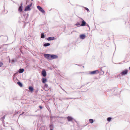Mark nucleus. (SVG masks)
Masks as SVG:
<instances>
[{
  "instance_id": "nucleus-1",
  "label": "nucleus",
  "mask_w": 130,
  "mask_h": 130,
  "mask_svg": "<svg viewBox=\"0 0 130 130\" xmlns=\"http://www.w3.org/2000/svg\"><path fill=\"white\" fill-rule=\"evenodd\" d=\"M37 8L41 12L43 13H45V11L41 7L38 6H37Z\"/></svg>"
},
{
  "instance_id": "nucleus-2",
  "label": "nucleus",
  "mask_w": 130,
  "mask_h": 130,
  "mask_svg": "<svg viewBox=\"0 0 130 130\" xmlns=\"http://www.w3.org/2000/svg\"><path fill=\"white\" fill-rule=\"evenodd\" d=\"M99 73V71L98 70L91 71L90 73V74H95L97 73Z\"/></svg>"
},
{
  "instance_id": "nucleus-3",
  "label": "nucleus",
  "mask_w": 130,
  "mask_h": 130,
  "mask_svg": "<svg viewBox=\"0 0 130 130\" xmlns=\"http://www.w3.org/2000/svg\"><path fill=\"white\" fill-rule=\"evenodd\" d=\"M31 5L32 4H30V5L27 6L26 7L25 9V11H29L30 10H31L30 7H31Z\"/></svg>"
},
{
  "instance_id": "nucleus-4",
  "label": "nucleus",
  "mask_w": 130,
  "mask_h": 130,
  "mask_svg": "<svg viewBox=\"0 0 130 130\" xmlns=\"http://www.w3.org/2000/svg\"><path fill=\"white\" fill-rule=\"evenodd\" d=\"M128 73V70H125L122 71L121 74L122 75H124L127 74Z\"/></svg>"
},
{
  "instance_id": "nucleus-5",
  "label": "nucleus",
  "mask_w": 130,
  "mask_h": 130,
  "mask_svg": "<svg viewBox=\"0 0 130 130\" xmlns=\"http://www.w3.org/2000/svg\"><path fill=\"white\" fill-rule=\"evenodd\" d=\"M51 55L49 54H45L44 55V56L48 59L50 60Z\"/></svg>"
},
{
  "instance_id": "nucleus-6",
  "label": "nucleus",
  "mask_w": 130,
  "mask_h": 130,
  "mask_svg": "<svg viewBox=\"0 0 130 130\" xmlns=\"http://www.w3.org/2000/svg\"><path fill=\"white\" fill-rule=\"evenodd\" d=\"M56 39V38L54 37H49L47 38V39L48 41L53 40Z\"/></svg>"
},
{
  "instance_id": "nucleus-7",
  "label": "nucleus",
  "mask_w": 130,
  "mask_h": 130,
  "mask_svg": "<svg viewBox=\"0 0 130 130\" xmlns=\"http://www.w3.org/2000/svg\"><path fill=\"white\" fill-rule=\"evenodd\" d=\"M67 119L69 121H72L73 120V119L71 117L69 116L67 117Z\"/></svg>"
},
{
  "instance_id": "nucleus-8",
  "label": "nucleus",
  "mask_w": 130,
  "mask_h": 130,
  "mask_svg": "<svg viewBox=\"0 0 130 130\" xmlns=\"http://www.w3.org/2000/svg\"><path fill=\"white\" fill-rule=\"evenodd\" d=\"M42 75L44 77H45L46 76V73L45 70H43L42 71Z\"/></svg>"
},
{
  "instance_id": "nucleus-9",
  "label": "nucleus",
  "mask_w": 130,
  "mask_h": 130,
  "mask_svg": "<svg viewBox=\"0 0 130 130\" xmlns=\"http://www.w3.org/2000/svg\"><path fill=\"white\" fill-rule=\"evenodd\" d=\"M22 7H22V4H21V6H20V7H19V11L20 12H21L22 11Z\"/></svg>"
},
{
  "instance_id": "nucleus-10",
  "label": "nucleus",
  "mask_w": 130,
  "mask_h": 130,
  "mask_svg": "<svg viewBox=\"0 0 130 130\" xmlns=\"http://www.w3.org/2000/svg\"><path fill=\"white\" fill-rule=\"evenodd\" d=\"M85 35L84 34L81 35L80 36V38L82 39H84L85 38Z\"/></svg>"
},
{
  "instance_id": "nucleus-11",
  "label": "nucleus",
  "mask_w": 130,
  "mask_h": 130,
  "mask_svg": "<svg viewBox=\"0 0 130 130\" xmlns=\"http://www.w3.org/2000/svg\"><path fill=\"white\" fill-rule=\"evenodd\" d=\"M86 23L84 20H83L82 22V24L80 25L81 26H85L86 25Z\"/></svg>"
},
{
  "instance_id": "nucleus-12",
  "label": "nucleus",
  "mask_w": 130,
  "mask_h": 130,
  "mask_svg": "<svg viewBox=\"0 0 130 130\" xmlns=\"http://www.w3.org/2000/svg\"><path fill=\"white\" fill-rule=\"evenodd\" d=\"M52 59H55L57 58H58V56L57 55H52Z\"/></svg>"
},
{
  "instance_id": "nucleus-13",
  "label": "nucleus",
  "mask_w": 130,
  "mask_h": 130,
  "mask_svg": "<svg viewBox=\"0 0 130 130\" xmlns=\"http://www.w3.org/2000/svg\"><path fill=\"white\" fill-rule=\"evenodd\" d=\"M47 81V79L45 78H43L42 79V82L43 83H45Z\"/></svg>"
},
{
  "instance_id": "nucleus-14",
  "label": "nucleus",
  "mask_w": 130,
  "mask_h": 130,
  "mask_svg": "<svg viewBox=\"0 0 130 130\" xmlns=\"http://www.w3.org/2000/svg\"><path fill=\"white\" fill-rule=\"evenodd\" d=\"M29 89L31 92H32L34 90L33 88L32 87H29Z\"/></svg>"
},
{
  "instance_id": "nucleus-15",
  "label": "nucleus",
  "mask_w": 130,
  "mask_h": 130,
  "mask_svg": "<svg viewBox=\"0 0 130 130\" xmlns=\"http://www.w3.org/2000/svg\"><path fill=\"white\" fill-rule=\"evenodd\" d=\"M24 71V69H20L19 70V72L20 73H23Z\"/></svg>"
},
{
  "instance_id": "nucleus-16",
  "label": "nucleus",
  "mask_w": 130,
  "mask_h": 130,
  "mask_svg": "<svg viewBox=\"0 0 130 130\" xmlns=\"http://www.w3.org/2000/svg\"><path fill=\"white\" fill-rule=\"evenodd\" d=\"M50 45L49 43H45V44H44L43 45L44 46H47Z\"/></svg>"
},
{
  "instance_id": "nucleus-17",
  "label": "nucleus",
  "mask_w": 130,
  "mask_h": 130,
  "mask_svg": "<svg viewBox=\"0 0 130 130\" xmlns=\"http://www.w3.org/2000/svg\"><path fill=\"white\" fill-rule=\"evenodd\" d=\"M48 87V85L47 84H45L44 87V89L46 91V90L45 89V88H47Z\"/></svg>"
},
{
  "instance_id": "nucleus-18",
  "label": "nucleus",
  "mask_w": 130,
  "mask_h": 130,
  "mask_svg": "<svg viewBox=\"0 0 130 130\" xmlns=\"http://www.w3.org/2000/svg\"><path fill=\"white\" fill-rule=\"evenodd\" d=\"M17 84L21 87L22 86V84L20 82H18L17 83Z\"/></svg>"
},
{
  "instance_id": "nucleus-19",
  "label": "nucleus",
  "mask_w": 130,
  "mask_h": 130,
  "mask_svg": "<svg viewBox=\"0 0 130 130\" xmlns=\"http://www.w3.org/2000/svg\"><path fill=\"white\" fill-rule=\"evenodd\" d=\"M89 121L91 123H92L93 122V120L92 119H90L89 120Z\"/></svg>"
},
{
  "instance_id": "nucleus-20",
  "label": "nucleus",
  "mask_w": 130,
  "mask_h": 130,
  "mask_svg": "<svg viewBox=\"0 0 130 130\" xmlns=\"http://www.w3.org/2000/svg\"><path fill=\"white\" fill-rule=\"evenodd\" d=\"M44 37V36L43 34H42L41 35V38H43Z\"/></svg>"
},
{
  "instance_id": "nucleus-21",
  "label": "nucleus",
  "mask_w": 130,
  "mask_h": 130,
  "mask_svg": "<svg viewBox=\"0 0 130 130\" xmlns=\"http://www.w3.org/2000/svg\"><path fill=\"white\" fill-rule=\"evenodd\" d=\"M111 119V118L110 117H109L107 118V120L109 122L110 121Z\"/></svg>"
},
{
  "instance_id": "nucleus-22",
  "label": "nucleus",
  "mask_w": 130,
  "mask_h": 130,
  "mask_svg": "<svg viewBox=\"0 0 130 130\" xmlns=\"http://www.w3.org/2000/svg\"><path fill=\"white\" fill-rule=\"evenodd\" d=\"M3 65V63L1 62L0 61V67H2Z\"/></svg>"
},
{
  "instance_id": "nucleus-23",
  "label": "nucleus",
  "mask_w": 130,
  "mask_h": 130,
  "mask_svg": "<svg viewBox=\"0 0 130 130\" xmlns=\"http://www.w3.org/2000/svg\"><path fill=\"white\" fill-rule=\"evenodd\" d=\"M85 9L87 10V11H88V12H89V9H88L86 7H85Z\"/></svg>"
},
{
  "instance_id": "nucleus-24",
  "label": "nucleus",
  "mask_w": 130,
  "mask_h": 130,
  "mask_svg": "<svg viewBox=\"0 0 130 130\" xmlns=\"http://www.w3.org/2000/svg\"><path fill=\"white\" fill-rule=\"evenodd\" d=\"M50 128H51L50 129H53V126L52 125H50Z\"/></svg>"
},
{
  "instance_id": "nucleus-25",
  "label": "nucleus",
  "mask_w": 130,
  "mask_h": 130,
  "mask_svg": "<svg viewBox=\"0 0 130 130\" xmlns=\"http://www.w3.org/2000/svg\"><path fill=\"white\" fill-rule=\"evenodd\" d=\"M80 25V23L79 22L77 23L76 24V25Z\"/></svg>"
},
{
  "instance_id": "nucleus-26",
  "label": "nucleus",
  "mask_w": 130,
  "mask_h": 130,
  "mask_svg": "<svg viewBox=\"0 0 130 130\" xmlns=\"http://www.w3.org/2000/svg\"><path fill=\"white\" fill-rule=\"evenodd\" d=\"M50 60H52V59H52V55H51V56H50Z\"/></svg>"
},
{
  "instance_id": "nucleus-27",
  "label": "nucleus",
  "mask_w": 130,
  "mask_h": 130,
  "mask_svg": "<svg viewBox=\"0 0 130 130\" xmlns=\"http://www.w3.org/2000/svg\"><path fill=\"white\" fill-rule=\"evenodd\" d=\"M39 107L40 108V109H42V107L41 106H40Z\"/></svg>"
},
{
  "instance_id": "nucleus-28",
  "label": "nucleus",
  "mask_w": 130,
  "mask_h": 130,
  "mask_svg": "<svg viewBox=\"0 0 130 130\" xmlns=\"http://www.w3.org/2000/svg\"><path fill=\"white\" fill-rule=\"evenodd\" d=\"M24 113V112H22V113L21 114H20V115H22Z\"/></svg>"
},
{
  "instance_id": "nucleus-29",
  "label": "nucleus",
  "mask_w": 130,
  "mask_h": 130,
  "mask_svg": "<svg viewBox=\"0 0 130 130\" xmlns=\"http://www.w3.org/2000/svg\"><path fill=\"white\" fill-rule=\"evenodd\" d=\"M129 69L130 70V67H129Z\"/></svg>"
},
{
  "instance_id": "nucleus-30",
  "label": "nucleus",
  "mask_w": 130,
  "mask_h": 130,
  "mask_svg": "<svg viewBox=\"0 0 130 130\" xmlns=\"http://www.w3.org/2000/svg\"><path fill=\"white\" fill-rule=\"evenodd\" d=\"M50 130H53V129H50Z\"/></svg>"
},
{
  "instance_id": "nucleus-31",
  "label": "nucleus",
  "mask_w": 130,
  "mask_h": 130,
  "mask_svg": "<svg viewBox=\"0 0 130 130\" xmlns=\"http://www.w3.org/2000/svg\"><path fill=\"white\" fill-rule=\"evenodd\" d=\"M32 1H33V0H31Z\"/></svg>"
}]
</instances>
